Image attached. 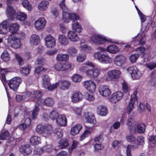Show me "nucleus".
<instances>
[{
	"mask_svg": "<svg viewBox=\"0 0 156 156\" xmlns=\"http://www.w3.org/2000/svg\"><path fill=\"white\" fill-rule=\"evenodd\" d=\"M82 128V126L80 124L75 125L71 127L70 131V133L73 136H75L79 133Z\"/></svg>",
	"mask_w": 156,
	"mask_h": 156,
	"instance_id": "c756f323",
	"label": "nucleus"
},
{
	"mask_svg": "<svg viewBox=\"0 0 156 156\" xmlns=\"http://www.w3.org/2000/svg\"><path fill=\"white\" fill-rule=\"evenodd\" d=\"M40 37L37 34H32L30 38L29 43L32 46H36L40 43Z\"/></svg>",
	"mask_w": 156,
	"mask_h": 156,
	"instance_id": "b1692460",
	"label": "nucleus"
},
{
	"mask_svg": "<svg viewBox=\"0 0 156 156\" xmlns=\"http://www.w3.org/2000/svg\"><path fill=\"white\" fill-rule=\"evenodd\" d=\"M136 94V91H135L131 95V98L127 110V112L128 114H130L134 108V105L136 101L137 100Z\"/></svg>",
	"mask_w": 156,
	"mask_h": 156,
	"instance_id": "f8f14e48",
	"label": "nucleus"
},
{
	"mask_svg": "<svg viewBox=\"0 0 156 156\" xmlns=\"http://www.w3.org/2000/svg\"><path fill=\"white\" fill-rule=\"evenodd\" d=\"M72 29L78 33H80L82 30L83 29L81 25L77 22L73 21L72 25Z\"/></svg>",
	"mask_w": 156,
	"mask_h": 156,
	"instance_id": "4c0bfd02",
	"label": "nucleus"
},
{
	"mask_svg": "<svg viewBox=\"0 0 156 156\" xmlns=\"http://www.w3.org/2000/svg\"><path fill=\"white\" fill-rule=\"evenodd\" d=\"M26 123H22L19 126V128L20 129L23 130H24L27 127V126H29L31 123V120L29 118H27L26 119L25 121Z\"/></svg>",
	"mask_w": 156,
	"mask_h": 156,
	"instance_id": "603ef678",
	"label": "nucleus"
},
{
	"mask_svg": "<svg viewBox=\"0 0 156 156\" xmlns=\"http://www.w3.org/2000/svg\"><path fill=\"white\" fill-rule=\"evenodd\" d=\"M126 57L122 55H116L114 58V64L117 66L121 67L126 62Z\"/></svg>",
	"mask_w": 156,
	"mask_h": 156,
	"instance_id": "4468645a",
	"label": "nucleus"
},
{
	"mask_svg": "<svg viewBox=\"0 0 156 156\" xmlns=\"http://www.w3.org/2000/svg\"><path fill=\"white\" fill-rule=\"evenodd\" d=\"M69 145L68 140L65 138H63L60 140L59 143V147L61 149H63L68 147Z\"/></svg>",
	"mask_w": 156,
	"mask_h": 156,
	"instance_id": "8fccbe9b",
	"label": "nucleus"
},
{
	"mask_svg": "<svg viewBox=\"0 0 156 156\" xmlns=\"http://www.w3.org/2000/svg\"><path fill=\"white\" fill-rule=\"evenodd\" d=\"M83 117L85 122L94 125L96 122V120L94 117V115L92 113L87 112L84 113Z\"/></svg>",
	"mask_w": 156,
	"mask_h": 156,
	"instance_id": "6ab92c4d",
	"label": "nucleus"
},
{
	"mask_svg": "<svg viewBox=\"0 0 156 156\" xmlns=\"http://www.w3.org/2000/svg\"><path fill=\"white\" fill-rule=\"evenodd\" d=\"M14 55L20 65L22 66L24 64L23 59L21 57L20 55L17 53H15Z\"/></svg>",
	"mask_w": 156,
	"mask_h": 156,
	"instance_id": "e2e57ef3",
	"label": "nucleus"
},
{
	"mask_svg": "<svg viewBox=\"0 0 156 156\" xmlns=\"http://www.w3.org/2000/svg\"><path fill=\"white\" fill-rule=\"evenodd\" d=\"M20 27V25L17 23H12L9 26V31L12 34L16 33Z\"/></svg>",
	"mask_w": 156,
	"mask_h": 156,
	"instance_id": "f704fd0d",
	"label": "nucleus"
},
{
	"mask_svg": "<svg viewBox=\"0 0 156 156\" xmlns=\"http://www.w3.org/2000/svg\"><path fill=\"white\" fill-rule=\"evenodd\" d=\"M67 36L69 40L72 42H77L80 40L78 34L72 30L69 31L68 32Z\"/></svg>",
	"mask_w": 156,
	"mask_h": 156,
	"instance_id": "c85d7f7f",
	"label": "nucleus"
},
{
	"mask_svg": "<svg viewBox=\"0 0 156 156\" xmlns=\"http://www.w3.org/2000/svg\"><path fill=\"white\" fill-rule=\"evenodd\" d=\"M49 3L46 1H43L39 3L37 5V9L41 11H46L48 8Z\"/></svg>",
	"mask_w": 156,
	"mask_h": 156,
	"instance_id": "7c9ffc66",
	"label": "nucleus"
},
{
	"mask_svg": "<svg viewBox=\"0 0 156 156\" xmlns=\"http://www.w3.org/2000/svg\"><path fill=\"white\" fill-rule=\"evenodd\" d=\"M39 109L37 106H35L32 112V118L33 119H36L37 117Z\"/></svg>",
	"mask_w": 156,
	"mask_h": 156,
	"instance_id": "680f3d73",
	"label": "nucleus"
},
{
	"mask_svg": "<svg viewBox=\"0 0 156 156\" xmlns=\"http://www.w3.org/2000/svg\"><path fill=\"white\" fill-rule=\"evenodd\" d=\"M27 15L22 12H17L16 14V18L17 20L23 22L26 20L27 18Z\"/></svg>",
	"mask_w": 156,
	"mask_h": 156,
	"instance_id": "a19ab883",
	"label": "nucleus"
},
{
	"mask_svg": "<svg viewBox=\"0 0 156 156\" xmlns=\"http://www.w3.org/2000/svg\"><path fill=\"white\" fill-rule=\"evenodd\" d=\"M85 127L86 128V129L80 137V141L83 140L86 137L90 136L91 133L93 132L94 129V126H93L90 127L86 126Z\"/></svg>",
	"mask_w": 156,
	"mask_h": 156,
	"instance_id": "5701e85b",
	"label": "nucleus"
},
{
	"mask_svg": "<svg viewBox=\"0 0 156 156\" xmlns=\"http://www.w3.org/2000/svg\"><path fill=\"white\" fill-rule=\"evenodd\" d=\"M30 92L31 93L30 98L33 100L32 101L36 102L39 105H41L43 101L41 98V92L38 90Z\"/></svg>",
	"mask_w": 156,
	"mask_h": 156,
	"instance_id": "9b49d317",
	"label": "nucleus"
},
{
	"mask_svg": "<svg viewBox=\"0 0 156 156\" xmlns=\"http://www.w3.org/2000/svg\"><path fill=\"white\" fill-rule=\"evenodd\" d=\"M30 142L32 145H38L41 143V137L37 136H33L30 139Z\"/></svg>",
	"mask_w": 156,
	"mask_h": 156,
	"instance_id": "79ce46f5",
	"label": "nucleus"
},
{
	"mask_svg": "<svg viewBox=\"0 0 156 156\" xmlns=\"http://www.w3.org/2000/svg\"><path fill=\"white\" fill-rule=\"evenodd\" d=\"M42 86L43 88H46L51 83L50 78L48 75H45L42 76Z\"/></svg>",
	"mask_w": 156,
	"mask_h": 156,
	"instance_id": "37998d69",
	"label": "nucleus"
},
{
	"mask_svg": "<svg viewBox=\"0 0 156 156\" xmlns=\"http://www.w3.org/2000/svg\"><path fill=\"white\" fill-rule=\"evenodd\" d=\"M58 40L59 43L62 45L66 46L69 44V41L68 38L63 34L59 35Z\"/></svg>",
	"mask_w": 156,
	"mask_h": 156,
	"instance_id": "c9c22d12",
	"label": "nucleus"
},
{
	"mask_svg": "<svg viewBox=\"0 0 156 156\" xmlns=\"http://www.w3.org/2000/svg\"><path fill=\"white\" fill-rule=\"evenodd\" d=\"M10 4L7 5L6 8V13L8 17L12 20L14 18V15L16 13V11L13 7L10 6Z\"/></svg>",
	"mask_w": 156,
	"mask_h": 156,
	"instance_id": "2f4dec72",
	"label": "nucleus"
},
{
	"mask_svg": "<svg viewBox=\"0 0 156 156\" xmlns=\"http://www.w3.org/2000/svg\"><path fill=\"white\" fill-rule=\"evenodd\" d=\"M20 152L24 155L30 154L32 152L30 146L29 144L22 145L19 148Z\"/></svg>",
	"mask_w": 156,
	"mask_h": 156,
	"instance_id": "cd10ccee",
	"label": "nucleus"
},
{
	"mask_svg": "<svg viewBox=\"0 0 156 156\" xmlns=\"http://www.w3.org/2000/svg\"><path fill=\"white\" fill-rule=\"evenodd\" d=\"M53 133L55 134V136L58 138L62 137L63 136V132L60 128L55 129L54 130Z\"/></svg>",
	"mask_w": 156,
	"mask_h": 156,
	"instance_id": "13d9d810",
	"label": "nucleus"
},
{
	"mask_svg": "<svg viewBox=\"0 0 156 156\" xmlns=\"http://www.w3.org/2000/svg\"><path fill=\"white\" fill-rule=\"evenodd\" d=\"M99 34H95L91 37L90 39V41L91 43H94L96 44L97 42L98 38L99 37Z\"/></svg>",
	"mask_w": 156,
	"mask_h": 156,
	"instance_id": "338daca9",
	"label": "nucleus"
},
{
	"mask_svg": "<svg viewBox=\"0 0 156 156\" xmlns=\"http://www.w3.org/2000/svg\"><path fill=\"white\" fill-rule=\"evenodd\" d=\"M98 49L99 51L95 52L94 55V57L95 59L102 64H107L112 62V58L108 54L105 52V48L99 47Z\"/></svg>",
	"mask_w": 156,
	"mask_h": 156,
	"instance_id": "7ed1b4c3",
	"label": "nucleus"
},
{
	"mask_svg": "<svg viewBox=\"0 0 156 156\" xmlns=\"http://www.w3.org/2000/svg\"><path fill=\"white\" fill-rule=\"evenodd\" d=\"M31 93L27 91L20 95H17L16 97V101L18 102H23L27 101H30L33 100L30 98Z\"/></svg>",
	"mask_w": 156,
	"mask_h": 156,
	"instance_id": "1a4fd4ad",
	"label": "nucleus"
},
{
	"mask_svg": "<svg viewBox=\"0 0 156 156\" xmlns=\"http://www.w3.org/2000/svg\"><path fill=\"white\" fill-rule=\"evenodd\" d=\"M121 72L117 69H113L108 71L107 75L112 79H117L120 76Z\"/></svg>",
	"mask_w": 156,
	"mask_h": 156,
	"instance_id": "393cba45",
	"label": "nucleus"
},
{
	"mask_svg": "<svg viewBox=\"0 0 156 156\" xmlns=\"http://www.w3.org/2000/svg\"><path fill=\"white\" fill-rule=\"evenodd\" d=\"M102 140V139L100 136L96 137L94 138V141L96 144L94 145V148L95 150L98 151L103 148V146L101 144Z\"/></svg>",
	"mask_w": 156,
	"mask_h": 156,
	"instance_id": "72a5a7b5",
	"label": "nucleus"
},
{
	"mask_svg": "<svg viewBox=\"0 0 156 156\" xmlns=\"http://www.w3.org/2000/svg\"><path fill=\"white\" fill-rule=\"evenodd\" d=\"M71 67V64L68 62H66L64 64L57 63L54 66V67L55 69L58 71H63L68 69Z\"/></svg>",
	"mask_w": 156,
	"mask_h": 156,
	"instance_id": "dca6fc26",
	"label": "nucleus"
},
{
	"mask_svg": "<svg viewBox=\"0 0 156 156\" xmlns=\"http://www.w3.org/2000/svg\"><path fill=\"white\" fill-rule=\"evenodd\" d=\"M52 127L51 125H47L44 127L42 125H38L36 127L35 130L40 134H43L46 137L51 134Z\"/></svg>",
	"mask_w": 156,
	"mask_h": 156,
	"instance_id": "39448f33",
	"label": "nucleus"
},
{
	"mask_svg": "<svg viewBox=\"0 0 156 156\" xmlns=\"http://www.w3.org/2000/svg\"><path fill=\"white\" fill-rule=\"evenodd\" d=\"M128 72L130 74L133 80L139 79L143 75L142 73L135 66L129 67L127 69Z\"/></svg>",
	"mask_w": 156,
	"mask_h": 156,
	"instance_id": "423d86ee",
	"label": "nucleus"
},
{
	"mask_svg": "<svg viewBox=\"0 0 156 156\" xmlns=\"http://www.w3.org/2000/svg\"><path fill=\"white\" fill-rule=\"evenodd\" d=\"M10 57V55L7 51H4L1 55V58L5 62L9 61Z\"/></svg>",
	"mask_w": 156,
	"mask_h": 156,
	"instance_id": "6e6d98bb",
	"label": "nucleus"
},
{
	"mask_svg": "<svg viewBox=\"0 0 156 156\" xmlns=\"http://www.w3.org/2000/svg\"><path fill=\"white\" fill-rule=\"evenodd\" d=\"M126 138L127 141L130 143H134V144H135L136 141V138L131 135L126 136Z\"/></svg>",
	"mask_w": 156,
	"mask_h": 156,
	"instance_id": "0e129e2a",
	"label": "nucleus"
},
{
	"mask_svg": "<svg viewBox=\"0 0 156 156\" xmlns=\"http://www.w3.org/2000/svg\"><path fill=\"white\" fill-rule=\"evenodd\" d=\"M21 81L22 80L20 77H16L8 81L7 83L10 89L14 91H16Z\"/></svg>",
	"mask_w": 156,
	"mask_h": 156,
	"instance_id": "0eeeda50",
	"label": "nucleus"
},
{
	"mask_svg": "<svg viewBox=\"0 0 156 156\" xmlns=\"http://www.w3.org/2000/svg\"><path fill=\"white\" fill-rule=\"evenodd\" d=\"M137 143L135 144H129L125 146L124 147L126 149V154L127 156H132L131 151L137 149L139 145L143 146L144 144V138L141 136H139L136 139Z\"/></svg>",
	"mask_w": 156,
	"mask_h": 156,
	"instance_id": "20e7f679",
	"label": "nucleus"
},
{
	"mask_svg": "<svg viewBox=\"0 0 156 156\" xmlns=\"http://www.w3.org/2000/svg\"><path fill=\"white\" fill-rule=\"evenodd\" d=\"M99 37L98 38L97 42L96 44H102L105 43L106 42H112V41L111 39L108 38L104 36L99 34Z\"/></svg>",
	"mask_w": 156,
	"mask_h": 156,
	"instance_id": "58836bf2",
	"label": "nucleus"
},
{
	"mask_svg": "<svg viewBox=\"0 0 156 156\" xmlns=\"http://www.w3.org/2000/svg\"><path fill=\"white\" fill-rule=\"evenodd\" d=\"M97 113L101 116H105L108 113V110L106 106L99 105L96 108Z\"/></svg>",
	"mask_w": 156,
	"mask_h": 156,
	"instance_id": "bb28decb",
	"label": "nucleus"
},
{
	"mask_svg": "<svg viewBox=\"0 0 156 156\" xmlns=\"http://www.w3.org/2000/svg\"><path fill=\"white\" fill-rule=\"evenodd\" d=\"M145 50V49L144 47H140L137 48L136 51L138 56L141 55L143 57L144 55Z\"/></svg>",
	"mask_w": 156,
	"mask_h": 156,
	"instance_id": "69168bd1",
	"label": "nucleus"
},
{
	"mask_svg": "<svg viewBox=\"0 0 156 156\" xmlns=\"http://www.w3.org/2000/svg\"><path fill=\"white\" fill-rule=\"evenodd\" d=\"M105 49V51H107L112 54L116 53L119 50L118 48L115 45H108Z\"/></svg>",
	"mask_w": 156,
	"mask_h": 156,
	"instance_id": "ea45409f",
	"label": "nucleus"
},
{
	"mask_svg": "<svg viewBox=\"0 0 156 156\" xmlns=\"http://www.w3.org/2000/svg\"><path fill=\"white\" fill-rule=\"evenodd\" d=\"M56 124L59 126H64L66 125L67 120L66 116L59 115L56 119Z\"/></svg>",
	"mask_w": 156,
	"mask_h": 156,
	"instance_id": "4be33fe9",
	"label": "nucleus"
},
{
	"mask_svg": "<svg viewBox=\"0 0 156 156\" xmlns=\"http://www.w3.org/2000/svg\"><path fill=\"white\" fill-rule=\"evenodd\" d=\"M43 104L48 106H52L54 104V102L53 100L50 98H47L44 100L42 101Z\"/></svg>",
	"mask_w": 156,
	"mask_h": 156,
	"instance_id": "09e8293b",
	"label": "nucleus"
},
{
	"mask_svg": "<svg viewBox=\"0 0 156 156\" xmlns=\"http://www.w3.org/2000/svg\"><path fill=\"white\" fill-rule=\"evenodd\" d=\"M9 24L8 19L4 20L0 24V34H5L8 33V25Z\"/></svg>",
	"mask_w": 156,
	"mask_h": 156,
	"instance_id": "a878e982",
	"label": "nucleus"
},
{
	"mask_svg": "<svg viewBox=\"0 0 156 156\" xmlns=\"http://www.w3.org/2000/svg\"><path fill=\"white\" fill-rule=\"evenodd\" d=\"M79 70L80 72L85 73L90 77L94 78L100 74L101 69L92 62L86 61L79 67Z\"/></svg>",
	"mask_w": 156,
	"mask_h": 156,
	"instance_id": "f257e3e1",
	"label": "nucleus"
},
{
	"mask_svg": "<svg viewBox=\"0 0 156 156\" xmlns=\"http://www.w3.org/2000/svg\"><path fill=\"white\" fill-rule=\"evenodd\" d=\"M72 111L74 114L77 116H80L82 112V109L81 108L77 107H72Z\"/></svg>",
	"mask_w": 156,
	"mask_h": 156,
	"instance_id": "5fc2aeb1",
	"label": "nucleus"
},
{
	"mask_svg": "<svg viewBox=\"0 0 156 156\" xmlns=\"http://www.w3.org/2000/svg\"><path fill=\"white\" fill-rule=\"evenodd\" d=\"M86 58V56L85 54H80L77 57L76 60L78 62H81L85 60Z\"/></svg>",
	"mask_w": 156,
	"mask_h": 156,
	"instance_id": "774afa93",
	"label": "nucleus"
},
{
	"mask_svg": "<svg viewBox=\"0 0 156 156\" xmlns=\"http://www.w3.org/2000/svg\"><path fill=\"white\" fill-rule=\"evenodd\" d=\"M84 86L90 93H93L95 92L96 85L93 81L91 80L85 81L84 82Z\"/></svg>",
	"mask_w": 156,
	"mask_h": 156,
	"instance_id": "2eb2a0df",
	"label": "nucleus"
},
{
	"mask_svg": "<svg viewBox=\"0 0 156 156\" xmlns=\"http://www.w3.org/2000/svg\"><path fill=\"white\" fill-rule=\"evenodd\" d=\"M135 129L139 133L144 132L146 129V126L143 123H137L135 126Z\"/></svg>",
	"mask_w": 156,
	"mask_h": 156,
	"instance_id": "e433bc0d",
	"label": "nucleus"
},
{
	"mask_svg": "<svg viewBox=\"0 0 156 156\" xmlns=\"http://www.w3.org/2000/svg\"><path fill=\"white\" fill-rule=\"evenodd\" d=\"M82 78V77L81 75L77 74L73 75L72 77V80L76 83L80 82Z\"/></svg>",
	"mask_w": 156,
	"mask_h": 156,
	"instance_id": "4d7b16f0",
	"label": "nucleus"
},
{
	"mask_svg": "<svg viewBox=\"0 0 156 156\" xmlns=\"http://www.w3.org/2000/svg\"><path fill=\"white\" fill-rule=\"evenodd\" d=\"M80 51L86 53H90L92 51V48L87 44H81L79 47Z\"/></svg>",
	"mask_w": 156,
	"mask_h": 156,
	"instance_id": "c03bdc74",
	"label": "nucleus"
},
{
	"mask_svg": "<svg viewBox=\"0 0 156 156\" xmlns=\"http://www.w3.org/2000/svg\"><path fill=\"white\" fill-rule=\"evenodd\" d=\"M69 57L67 54L60 53L57 55L56 59L58 61H66L69 59Z\"/></svg>",
	"mask_w": 156,
	"mask_h": 156,
	"instance_id": "a18cd8bd",
	"label": "nucleus"
},
{
	"mask_svg": "<svg viewBox=\"0 0 156 156\" xmlns=\"http://www.w3.org/2000/svg\"><path fill=\"white\" fill-rule=\"evenodd\" d=\"M121 84L122 86V90L124 93H129V89L127 84L124 81L121 82Z\"/></svg>",
	"mask_w": 156,
	"mask_h": 156,
	"instance_id": "052dcab7",
	"label": "nucleus"
},
{
	"mask_svg": "<svg viewBox=\"0 0 156 156\" xmlns=\"http://www.w3.org/2000/svg\"><path fill=\"white\" fill-rule=\"evenodd\" d=\"M60 7L63 11L62 20L66 23L69 22L71 20L79 19V16L77 14L73 13H68L69 9L66 6L65 1L63 0L59 3Z\"/></svg>",
	"mask_w": 156,
	"mask_h": 156,
	"instance_id": "f03ea898",
	"label": "nucleus"
},
{
	"mask_svg": "<svg viewBox=\"0 0 156 156\" xmlns=\"http://www.w3.org/2000/svg\"><path fill=\"white\" fill-rule=\"evenodd\" d=\"M45 41V45L48 48H54L56 45L55 38L50 34H48L46 36Z\"/></svg>",
	"mask_w": 156,
	"mask_h": 156,
	"instance_id": "ddd939ff",
	"label": "nucleus"
},
{
	"mask_svg": "<svg viewBox=\"0 0 156 156\" xmlns=\"http://www.w3.org/2000/svg\"><path fill=\"white\" fill-rule=\"evenodd\" d=\"M58 115H59L58 112L55 110H53L50 112L49 117L50 118L53 120H56V119Z\"/></svg>",
	"mask_w": 156,
	"mask_h": 156,
	"instance_id": "bf43d9fd",
	"label": "nucleus"
},
{
	"mask_svg": "<svg viewBox=\"0 0 156 156\" xmlns=\"http://www.w3.org/2000/svg\"><path fill=\"white\" fill-rule=\"evenodd\" d=\"M144 29L142 28L141 31L138 34V44L140 45H143L145 43V32L147 30L145 31Z\"/></svg>",
	"mask_w": 156,
	"mask_h": 156,
	"instance_id": "aec40b11",
	"label": "nucleus"
},
{
	"mask_svg": "<svg viewBox=\"0 0 156 156\" xmlns=\"http://www.w3.org/2000/svg\"><path fill=\"white\" fill-rule=\"evenodd\" d=\"M58 86L62 89H67L70 87L71 83L67 80H62L58 83Z\"/></svg>",
	"mask_w": 156,
	"mask_h": 156,
	"instance_id": "473e14b6",
	"label": "nucleus"
},
{
	"mask_svg": "<svg viewBox=\"0 0 156 156\" xmlns=\"http://www.w3.org/2000/svg\"><path fill=\"white\" fill-rule=\"evenodd\" d=\"M46 24V21L44 18H41L36 21L34 23L36 30H40L44 28Z\"/></svg>",
	"mask_w": 156,
	"mask_h": 156,
	"instance_id": "a211bd4d",
	"label": "nucleus"
},
{
	"mask_svg": "<svg viewBox=\"0 0 156 156\" xmlns=\"http://www.w3.org/2000/svg\"><path fill=\"white\" fill-rule=\"evenodd\" d=\"M22 4L23 7L29 11L32 10L33 7L27 0H22Z\"/></svg>",
	"mask_w": 156,
	"mask_h": 156,
	"instance_id": "de8ad7c7",
	"label": "nucleus"
},
{
	"mask_svg": "<svg viewBox=\"0 0 156 156\" xmlns=\"http://www.w3.org/2000/svg\"><path fill=\"white\" fill-rule=\"evenodd\" d=\"M38 152V154H41L44 151L49 152L51 151L52 149V145H48L42 148H40Z\"/></svg>",
	"mask_w": 156,
	"mask_h": 156,
	"instance_id": "3c124183",
	"label": "nucleus"
},
{
	"mask_svg": "<svg viewBox=\"0 0 156 156\" xmlns=\"http://www.w3.org/2000/svg\"><path fill=\"white\" fill-rule=\"evenodd\" d=\"M71 98L72 102L76 103L81 101L83 98V96L81 92L75 91L72 94Z\"/></svg>",
	"mask_w": 156,
	"mask_h": 156,
	"instance_id": "f3484780",
	"label": "nucleus"
},
{
	"mask_svg": "<svg viewBox=\"0 0 156 156\" xmlns=\"http://www.w3.org/2000/svg\"><path fill=\"white\" fill-rule=\"evenodd\" d=\"M8 42L9 44L11 47L14 49L20 48L21 44L20 39L16 36H9Z\"/></svg>",
	"mask_w": 156,
	"mask_h": 156,
	"instance_id": "6e6552de",
	"label": "nucleus"
},
{
	"mask_svg": "<svg viewBox=\"0 0 156 156\" xmlns=\"http://www.w3.org/2000/svg\"><path fill=\"white\" fill-rule=\"evenodd\" d=\"M45 60L44 58L40 57L37 58L35 61V65L37 66H42L45 63Z\"/></svg>",
	"mask_w": 156,
	"mask_h": 156,
	"instance_id": "864d4df0",
	"label": "nucleus"
},
{
	"mask_svg": "<svg viewBox=\"0 0 156 156\" xmlns=\"http://www.w3.org/2000/svg\"><path fill=\"white\" fill-rule=\"evenodd\" d=\"M31 68V66L29 65L20 68V70L21 74L23 75H27L30 73V71Z\"/></svg>",
	"mask_w": 156,
	"mask_h": 156,
	"instance_id": "49530a36",
	"label": "nucleus"
},
{
	"mask_svg": "<svg viewBox=\"0 0 156 156\" xmlns=\"http://www.w3.org/2000/svg\"><path fill=\"white\" fill-rule=\"evenodd\" d=\"M98 91L100 94L103 97L108 96L111 93V91L108 87L105 86H100Z\"/></svg>",
	"mask_w": 156,
	"mask_h": 156,
	"instance_id": "412c9836",
	"label": "nucleus"
},
{
	"mask_svg": "<svg viewBox=\"0 0 156 156\" xmlns=\"http://www.w3.org/2000/svg\"><path fill=\"white\" fill-rule=\"evenodd\" d=\"M123 93L120 91L115 92L108 97L109 101L112 103L115 104L121 100L123 97Z\"/></svg>",
	"mask_w": 156,
	"mask_h": 156,
	"instance_id": "9d476101",
	"label": "nucleus"
}]
</instances>
